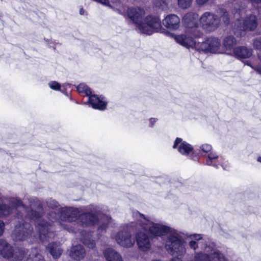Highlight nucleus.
Returning a JSON list of instances; mask_svg holds the SVG:
<instances>
[{
	"instance_id": "1",
	"label": "nucleus",
	"mask_w": 261,
	"mask_h": 261,
	"mask_svg": "<svg viewBox=\"0 0 261 261\" xmlns=\"http://www.w3.org/2000/svg\"><path fill=\"white\" fill-rule=\"evenodd\" d=\"M30 208L26 207L27 212L22 209L18 210L16 218L18 223L15 226L11 237L15 241H23L31 238L33 235V227L24 219L27 217L36 223V227L38 231L39 238L42 243H45L54 238V227L53 224L47 222L42 219L44 214L43 206L41 201L36 197L29 199Z\"/></svg>"
},
{
	"instance_id": "2",
	"label": "nucleus",
	"mask_w": 261,
	"mask_h": 261,
	"mask_svg": "<svg viewBox=\"0 0 261 261\" xmlns=\"http://www.w3.org/2000/svg\"><path fill=\"white\" fill-rule=\"evenodd\" d=\"M133 216L140 229L155 237L166 236L165 248L169 254L182 255L186 253L187 243L184 233L161 223H154L138 211L134 212Z\"/></svg>"
},
{
	"instance_id": "3",
	"label": "nucleus",
	"mask_w": 261,
	"mask_h": 261,
	"mask_svg": "<svg viewBox=\"0 0 261 261\" xmlns=\"http://www.w3.org/2000/svg\"><path fill=\"white\" fill-rule=\"evenodd\" d=\"M87 210L89 212L80 214V211L77 208L63 207L60 214L56 213L55 211L49 213L48 218L52 222L51 224L53 225L54 222L59 223L64 229L70 231H72V229L69 228L67 224H64V222H72L78 219L83 227L91 226L97 223L99 219L97 206L90 205L88 206Z\"/></svg>"
},
{
	"instance_id": "4",
	"label": "nucleus",
	"mask_w": 261,
	"mask_h": 261,
	"mask_svg": "<svg viewBox=\"0 0 261 261\" xmlns=\"http://www.w3.org/2000/svg\"><path fill=\"white\" fill-rule=\"evenodd\" d=\"M188 248L194 252L190 261H226L221 251L217 249L213 242H207L203 235L193 233L187 236Z\"/></svg>"
},
{
	"instance_id": "5",
	"label": "nucleus",
	"mask_w": 261,
	"mask_h": 261,
	"mask_svg": "<svg viewBox=\"0 0 261 261\" xmlns=\"http://www.w3.org/2000/svg\"><path fill=\"white\" fill-rule=\"evenodd\" d=\"M145 11L140 8H129L127 10L128 17L135 23L140 32L143 34L151 35L159 32L161 21L159 17L151 15L143 18Z\"/></svg>"
},
{
	"instance_id": "6",
	"label": "nucleus",
	"mask_w": 261,
	"mask_h": 261,
	"mask_svg": "<svg viewBox=\"0 0 261 261\" xmlns=\"http://www.w3.org/2000/svg\"><path fill=\"white\" fill-rule=\"evenodd\" d=\"M221 18L217 15L211 12H204L199 18L200 24L202 28L208 32H212L216 30L219 26L221 22V18L225 24H228L229 18L227 12L222 9L221 10Z\"/></svg>"
},
{
	"instance_id": "7",
	"label": "nucleus",
	"mask_w": 261,
	"mask_h": 261,
	"mask_svg": "<svg viewBox=\"0 0 261 261\" xmlns=\"http://www.w3.org/2000/svg\"><path fill=\"white\" fill-rule=\"evenodd\" d=\"M135 221L123 226L119 232L112 234V238L120 246L129 248L134 245L135 240L132 237L131 231L140 229L138 223Z\"/></svg>"
},
{
	"instance_id": "8",
	"label": "nucleus",
	"mask_w": 261,
	"mask_h": 261,
	"mask_svg": "<svg viewBox=\"0 0 261 261\" xmlns=\"http://www.w3.org/2000/svg\"><path fill=\"white\" fill-rule=\"evenodd\" d=\"M242 12L236 13L234 18L237 19L234 25V32L237 36H242L245 35L246 31H253L257 27V22L256 16L248 13L244 18L239 19L240 15H242Z\"/></svg>"
},
{
	"instance_id": "9",
	"label": "nucleus",
	"mask_w": 261,
	"mask_h": 261,
	"mask_svg": "<svg viewBox=\"0 0 261 261\" xmlns=\"http://www.w3.org/2000/svg\"><path fill=\"white\" fill-rule=\"evenodd\" d=\"M14 208L27 211L26 206L21 200L17 197H5L0 194V218L7 217L11 215Z\"/></svg>"
},
{
	"instance_id": "10",
	"label": "nucleus",
	"mask_w": 261,
	"mask_h": 261,
	"mask_svg": "<svg viewBox=\"0 0 261 261\" xmlns=\"http://www.w3.org/2000/svg\"><path fill=\"white\" fill-rule=\"evenodd\" d=\"M196 50L213 54H223L221 41L216 37H209L202 42H197Z\"/></svg>"
},
{
	"instance_id": "11",
	"label": "nucleus",
	"mask_w": 261,
	"mask_h": 261,
	"mask_svg": "<svg viewBox=\"0 0 261 261\" xmlns=\"http://www.w3.org/2000/svg\"><path fill=\"white\" fill-rule=\"evenodd\" d=\"M159 32L163 33L171 38H173L177 43L184 46L187 48H194L196 49V46L197 44V42H196L191 36H189V34L190 33H188L187 31L186 34L176 35L173 33H170L168 30L163 28L161 26V29Z\"/></svg>"
},
{
	"instance_id": "12",
	"label": "nucleus",
	"mask_w": 261,
	"mask_h": 261,
	"mask_svg": "<svg viewBox=\"0 0 261 261\" xmlns=\"http://www.w3.org/2000/svg\"><path fill=\"white\" fill-rule=\"evenodd\" d=\"M198 15L195 13H188L183 17V23L187 28V32L195 37H199L201 33L198 30Z\"/></svg>"
},
{
	"instance_id": "13",
	"label": "nucleus",
	"mask_w": 261,
	"mask_h": 261,
	"mask_svg": "<svg viewBox=\"0 0 261 261\" xmlns=\"http://www.w3.org/2000/svg\"><path fill=\"white\" fill-rule=\"evenodd\" d=\"M0 255L10 261H21L23 258L24 252H19L18 256L16 253L13 255L12 246L5 240L0 239Z\"/></svg>"
},
{
	"instance_id": "14",
	"label": "nucleus",
	"mask_w": 261,
	"mask_h": 261,
	"mask_svg": "<svg viewBox=\"0 0 261 261\" xmlns=\"http://www.w3.org/2000/svg\"><path fill=\"white\" fill-rule=\"evenodd\" d=\"M206 164L208 166H212L219 168L220 165L224 170H227L228 165L227 161H225L221 156H219L215 152L211 151L207 153V158L206 160Z\"/></svg>"
},
{
	"instance_id": "15",
	"label": "nucleus",
	"mask_w": 261,
	"mask_h": 261,
	"mask_svg": "<svg viewBox=\"0 0 261 261\" xmlns=\"http://www.w3.org/2000/svg\"><path fill=\"white\" fill-rule=\"evenodd\" d=\"M173 148L177 149L178 152L181 154L187 156L190 155L191 159H193L192 157L193 152V147L187 142L183 141L182 139L177 138L174 141Z\"/></svg>"
},
{
	"instance_id": "16",
	"label": "nucleus",
	"mask_w": 261,
	"mask_h": 261,
	"mask_svg": "<svg viewBox=\"0 0 261 261\" xmlns=\"http://www.w3.org/2000/svg\"><path fill=\"white\" fill-rule=\"evenodd\" d=\"M139 232L136 234V241L138 248L143 251H148L151 247V243L148 236L144 232L142 229L138 230Z\"/></svg>"
},
{
	"instance_id": "17",
	"label": "nucleus",
	"mask_w": 261,
	"mask_h": 261,
	"mask_svg": "<svg viewBox=\"0 0 261 261\" xmlns=\"http://www.w3.org/2000/svg\"><path fill=\"white\" fill-rule=\"evenodd\" d=\"M180 20L175 14H169L163 20V25L168 29L176 31L180 27Z\"/></svg>"
},
{
	"instance_id": "18",
	"label": "nucleus",
	"mask_w": 261,
	"mask_h": 261,
	"mask_svg": "<svg viewBox=\"0 0 261 261\" xmlns=\"http://www.w3.org/2000/svg\"><path fill=\"white\" fill-rule=\"evenodd\" d=\"M103 5L109 6L117 11L118 13L125 16V6L119 0H94Z\"/></svg>"
},
{
	"instance_id": "19",
	"label": "nucleus",
	"mask_w": 261,
	"mask_h": 261,
	"mask_svg": "<svg viewBox=\"0 0 261 261\" xmlns=\"http://www.w3.org/2000/svg\"><path fill=\"white\" fill-rule=\"evenodd\" d=\"M88 102L93 108L99 110H105L107 105V102L104 97L98 96L95 94H91L89 97Z\"/></svg>"
},
{
	"instance_id": "20",
	"label": "nucleus",
	"mask_w": 261,
	"mask_h": 261,
	"mask_svg": "<svg viewBox=\"0 0 261 261\" xmlns=\"http://www.w3.org/2000/svg\"><path fill=\"white\" fill-rule=\"evenodd\" d=\"M69 255L72 259L80 261L85 257L86 251L82 245H76L70 248Z\"/></svg>"
},
{
	"instance_id": "21",
	"label": "nucleus",
	"mask_w": 261,
	"mask_h": 261,
	"mask_svg": "<svg viewBox=\"0 0 261 261\" xmlns=\"http://www.w3.org/2000/svg\"><path fill=\"white\" fill-rule=\"evenodd\" d=\"M237 41L232 36H229L226 37L223 41V54L228 55H232L233 50L235 48L234 46L236 44Z\"/></svg>"
},
{
	"instance_id": "22",
	"label": "nucleus",
	"mask_w": 261,
	"mask_h": 261,
	"mask_svg": "<svg viewBox=\"0 0 261 261\" xmlns=\"http://www.w3.org/2000/svg\"><path fill=\"white\" fill-rule=\"evenodd\" d=\"M103 255L107 261H123L121 254L112 248L104 250Z\"/></svg>"
},
{
	"instance_id": "23",
	"label": "nucleus",
	"mask_w": 261,
	"mask_h": 261,
	"mask_svg": "<svg viewBox=\"0 0 261 261\" xmlns=\"http://www.w3.org/2000/svg\"><path fill=\"white\" fill-rule=\"evenodd\" d=\"M252 55V50L246 47L240 46L233 50L232 56L239 59H245L250 57Z\"/></svg>"
},
{
	"instance_id": "24",
	"label": "nucleus",
	"mask_w": 261,
	"mask_h": 261,
	"mask_svg": "<svg viewBox=\"0 0 261 261\" xmlns=\"http://www.w3.org/2000/svg\"><path fill=\"white\" fill-rule=\"evenodd\" d=\"M46 248L54 259L60 257L62 253V249L60 246L56 243L49 244Z\"/></svg>"
},
{
	"instance_id": "25",
	"label": "nucleus",
	"mask_w": 261,
	"mask_h": 261,
	"mask_svg": "<svg viewBox=\"0 0 261 261\" xmlns=\"http://www.w3.org/2000/svg\"><path fill=\"white\" fill-rule=\"evenodd\" d=\"M91 233L82 231L81 234V241L83 243L90 248H93L95 246V241L91 239Z\"/></svg>"
},
{
	"instance_id": "26",
	"label": "nucleus",
	"mask_w": 261,
	"mask_h": 261,
	"mask_svg": "<svg viewBox=\"0 0 261 261\" xmlns=\"http://www.w3.org/2000/svg\"><path fill=\"white\" fill-rule=\"evenodd\" d=\"M27 261H45L37 248H32L27 258Z\"/></svg>"
},
{
	"instance_id": "27",
	"label": "nucleus",
	"mask_w": 261,
	"mask_h": 261,
	"mask_svg": "<svg viewBox=\"0 0 261 261\" xmlns=\"http://www.w3.org/2000/svg\"><path fill=\"white\" fill-rule=\"evenodd\" d=\"M230 7L231 8L233 7V8L231 9V12L233 13L234 15L236 13H243V15L242 16L240 15L238 17L239 19H242V18H244L243 16L245 13H246V11H244V7L243 6H240V4H239L238 2H236V1H234V2L230 4Z\"/></svg>"
},
{
	"instance_id": "28",
	"label": "nucleus",
	"mask_w": 261,
	"mask_h": 261,
	"mask_svg": "<svg viewBox=\"0 0 261 261\" xmlns=\"http://www.w3.org/2000/svg\"><path fill=\"white\" fill-rule=\"evenodd\" d=\"M45 202L47 206L53 210L57 211L58 213H60V211L63 207H61L59 203L55 199L52 198H48L46 200Z\"/></svg>"
},
{
	"instance_id": "29",
	"label": "nucleus",
	"mask_w": 261,
	"mask_h": 261,
	"mask_svg": "<svg viewBox=\"0 0 261 261\" xmlns=\"http://www.w3.org/2000/svg\"><path fill=\"white\" fill-rule=\"evenodd\" d=\"M76 88L79 93L83 94L88 97L92 94L91 89L84 83L80 84L77 86Z\"/></svg>"
},
{
	"instance_id": "30",
	"label": "nucleus",
	"mask_w": 261,
	"mask_h": 261,
	"mask_svg": "<svg viewBox=\"0 0 261 261\" xmlns=\"http://www.w3.org/2000/svg\"><path fill=\"white\" fill-rule=\"evenodd\" d=\"M154 5L163 10L168 9V3L166 0H154Z\"/></svg>"
},
{
	"instance_id": "31",
	"label": "nucleus",
	"mask_w": 261,
	"mask_h": 261,
	"mask_svg": "<svg viewBox=\"0 0 261 261\" xmlns=\"http://www.w3.org/2000/svg\"><path fill=\"white\" fill-rule=\"evenodd\" d=\"M193 0H177V5L181 9H186L189 8Z\"/></svg>"
},
{
	"instance_id": "32",
	"label": "nucleus",
	"mask_w": 261,
	"mask_h": 261,
	"mask_svg": "<svg viewBox=\"0 0 261 261\" xmlns=\"http://www.w3.org/2000/svg\"><path fill=\"white\" fill-rule=\"evenodd\" d=\"M252 6L257 10V13H261V0H248Z\"/></svg>"
},
{
	"instance_id": "33",
	"label": "nucleus",
	"mask_w": 261,
	"mask_h": 261,
	"mask_svg": "<svg viewBox=\"0 0 261 261\" xmlns=\"http://www.w3.org/2000/svg\"><path fill=\"white\" fill-rule=\"evenodd\" d=\"M48 85L54 90L62 91L60 84L56 81H51L48 83Z\"/></svg>"
},
{
	"instance_id": "34",
	"label": "nucleus",
	"mask_w": 261,
	"mask_h": 261,
	"mask_svg": "<svg viewBox=\"0 0 261 261\" xmlns=\"http://www.w3.org/2000/svg\"><path fill=\"white\" fill-rule=\"evenodd\" d=\"M106 219L108 221V223L107 224H101L98 228V230L99 232H103L106 230L107 228L108 227V224H109L111 221V218H109L108 216L105 217Z\"/></svg>"
},
{
	"instance_id": "35",
	"label": "nucleus",
	"mask_w": 261,
	"mask_h": 261,
	"mask_svg": "<svg viewBox=\"0 0 261 261\" xmlns=\"http://www.w3.org/2000/svg\"><path fill=\"white\" fill-rule=\"evenodd\" d=\"M200 149L203 152L208 153L211 151L212 147L210 144H204L200 146Z\"/></svg>"
},
{
	"instance_id": "36",
	"label": "nucleus",
	"mask_w": 261,
	"mask_h": 261,
	"mask_svg": "<svg viewBox=\"0 0 261 261\" xmlns=\"http://www.w3.org/2000/svg\"><path fill=\"white\" fill-rule=\"evenodd\" d=\"M247 64L250 66L254 70H255L258 74H261V65H258L256 67H254L251 65L249 62H247Z\"/></svg>"
},
{
	"instance_id": "37",
	"label": "nucleus",
	"mask_w": 261,
	"mask_h": 261,
	"mask_svg": "<svg viewBox=\"0 0 261 261\" xmlns=\"http://www.w3.org/2000/svg\"><path fill=\"white\" fill-rule=\"evenodd\" d=\"M5 223L3 221L0 220V236H2L3 234V233L5 230Z\"/></svg>"
},
{
	"instance_id": "38",
	"label": "nucleus",
	"mask_w": 261,
	"mask_h": 261,
	"mask_svg": "<svg viewBox=\"0 0 261 261\" xmlns=\"http://www.w3.org/2000/svg\"><path fill=\"white\" fill-rule=\"evenodd\" d=\"M186 253L182 255H175L177 256L172 257L169 261H183L182 258L179 256H183Z\"/></svg>"
},
{
	"instance_id": "39",
	"label": "nucleus",
	"mask_w": 261,
	"mask_h": 261,
	"mask_svg": "<svg viewBox=\"0 0 261 261\" xmlns=\"http://www.w3.org/2000/svg\"><path fill=\"white\" fill-rule=\"evenodd\" d=\"M208 0H196L197 4L199 6H203L205 4Z\"/></svg>"
},
{
	"instance_id": "40",
	"label": "nucleus",
	"mask_w": 261,
	"mask_h": 261,
	"mask_svg": "<svg viewBox=\"0 0 261 261\" xmlns=\"http://www.w3.org/2000/svg\"><path fill=\"white\" fill-rule=\"evenodd\" d=\"M157 119L156 118H151L149 120V126L153 127L154 123L156 122Z\"/></svg>"
},
{
	"instance_id": "41",
	"label": "nucleus",
	"mask_w": 261,
	"mask_h": 261,
	"mask_svg": "<svg viewBox=\"0 0 261 261\" xmlns=\"http://www.w3.org/2000/svg\"><path fill=\"white\" fill-rule=\"evenodd\" d=\"M84 12H85V11H84V9H83V8H81V9H80V14H81V15H84Z\"/></svg>"
},
{
	"instance_id": "42",
	"label": "nucleus",
	"mask_w": 261,
	"mask_h": 261,
	"mask_svg": "<svg viewBox=\"0 0 261 261\" xmlns=\"http://www.w3.org/2000/svg\"><path fill=\"white\" fill-rule=\"evenodd\" d=\"M150 261H163V260L161 259H153L151 260Z\"/></svg>"
},
{
	"instance_id": "43",
	"label": "nucleus",
	"mask_w": 261,
	"mask_h": 261,
	"mask_svg": "<svg viewBox=\"0 0 261 261\" xmlns=\"http://www.w3.org/2000/svg\"><path fill=\"white\" fill-rule=\"evenodd\" d=\"M257 161L261 163V157H258L257 158Z\"/></svg>"
},
{
	"instance_id": "44",
	"label": "nucleus",
	"mask_w": 261,
	"mask_h": 261,
	"mask_svg": "<svg viewBox=\"0 0 261 261\" xmlns=\"http://www.w3.org/2000/svg\"><path fill=\"white\" fill-rule=\"evenodd\" d=\"M258 58H259V59L260 60V61L261 62V55H260V54H258Z\"/></svg>"
}]
</instances>
